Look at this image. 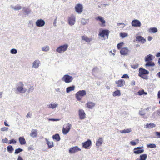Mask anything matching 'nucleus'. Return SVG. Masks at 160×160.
<instances>
[{"instance_id":"1","label":"nucleus","mask_w":160,"mask_h":160,"mask_svg":"<svg viewBox=\"0 0 160 160\" xmlns=\"http://www.w3.org/2000/svg\"><path fill=\"white\" fill-rule=\"evenodd\" d=\"M16 91L19 93H24L27 91V89L24 87L23 82L20 81L16 84Z\"/></svg>"},{"instance_id":"2","label":"nucleus","mask_w":160,"mask_h":160,"mask_svg":"<svg viewBox=\"0 0 160 160\" xmlns=\"http://www.w3.org/2000/svg\"><path fill=\"white\" fill-rule=\"evenodd\" d=\"M149 73V72L147 70L143 68H140L139 69L138 76L145 80L148 79V77L147 75H147Z\"/></svg>"},{"instance_id":"3","label":"nucleus","mask_w":160,"mask_h":160,"mask_svg":"<svg viewBox=\"0 0 160 160\" xmlns=\"http://www.w3.org/2000/svg\"><path fill=\"white\" fill-rule=\"evenodd\" d=\"M110 32V31L108 29H103L99 32L98 35L103 38L102 40H104L108 39Z\"/></svg>"},{"instance_id":"4","label":"nucleus","mask_w":160,"mask_h":160,"mask_svg":"<svg viewBox=\"0 0 160 160\" xmlns=\"http://www.w3.org/2000/svg\"><path fill=\"white\" fill-rule=\"evenodd\" d=\"M86 95V92L85 90H79L75 94V97L78 101H80L82 98Z\"/></svg>"},{"instance_id":"5","label":"nucleus","mask_w":160,"mask_h":160,"mask_svg":"<svg viewBox=\"0 0 160 160\" xmlns=\"http://www.w3.org/2000/svg\"><path fill=\"white\" fill-rule=\"evenodd\" d=\"M68 47V45L67 44H65L58 47L56 49V51L57 52L61 53L66 51Z\"/></svg>"},{"instance_id":"6","label":"nucleus","mask_w":160,"mask_h":160,"mask_svg":"<svg viewBox=\"0 0 160 160\" xmlns=\"http://www.w3.org/2000/svg\"><path fill=\"white\" fill-rule=\"evenodd\" d=\"M73 78L72 76L68 74H65L62 78V81H64L67 83L71 82L73 80Z\"/></svg>"},{"instance_id":"7","label":"nucleus","mask_w":160,"mask_h":160,"mask_svg":"<svg viewBox=\"0 0 160 160\" xmlns=\"http://www.w3.org/2000/svg\"><path fill=\"white\" fill-rule=\"evenodd\" d=\"M71 128V125L69 123L65 124L62 128V132L64 134H67L70 131Z\"/></svg>"},{"instance_id":"8","label":"nucleus","mask_w":160,"mask_h":160,"mask_svg":"<svg viewBox=\"0 0 160 160\" xmlns=\"http://www.w3.org/2000/svg\"><path fill=\"white\" fill-rule=\"evenodd\" d=\"M95 19L97 21H99L101 22L99 23L101 27H104L105 26V21L104 20V18L100 16H98L95 18Z\"/></svg>"},{"instance_id":"9","label":"nucleus","mask_w":160,"mask_h":160,"mask_svg":"<svg viewBox=\"0 0 160 160\" xmlns=\"http://www.w3.org/2000/svg\"><path fill=\"white\" fill-rule=\"evenodd\" d=\"M35 23L36 26L41 27L44 26L45 22L43 20L40 19L37 20L36 21Z\"/></svg>"},{"instance_id":"10","label":"nucleus","mask_w":160,"mask_h":160,"mask_svg":"<svg viewBox=\"0 0 160 160\" xmlns=\"http://www.w3.org/2000/svg\"><path fill=\"white\" fill-rule=\"evenodd\" d=\"M92 145V142L90 139H88L87 141L82 143V147L87 149L90 148L89 147Z\"/></svg>"},{"instance_id":"11","label":"nucleus","mask_w":160,"mask_h":160,"mask_svg":"<svg viewBox=\"0 0 160 160\" xmlns=\"http://www.w3.org/2000/svg\"><path fill=\"white\" fill-rule=\"evenodd\" d=\"M75 11L78 13L80 14L82 11L83 6L81 4H78L75 6Z\"/></svg>"},{"instance_id":"12","label":"nucleus","mask_w":160,"mask_h":160,"mask_svg":"<svg viewBox=\"0 0 160 160\" xmlns=\"http://www.w3.org/2000/svg\"><path fill=\"white\" fill-rule=\"evenodd\" d=\"M75 17L73 15H72L68 18V22L70 26L73 25L75 22Z\"/></svg>"},{"instance_id":"13","label":"nucleus","mask_w":160,"mask_h":160,"mask_svg":"<svg viewBox=\"0 0 160 160\" xmlns=\"http://www.w3.org/2000/svg\"><path fill=\"white\" fill-rule=\"evenodd\" d=\"M143 147H138L134 148V152L136 154H139L143 153L144 151L143 149H141Z\"/></svg>"},{"instance_id":"14","label":"nucleus","mask_w":160,"mask_h":160,"mask_svg":"<svg viewBox=\"0 0 160 160\" xmlns=\"http://www.w3.org/2000/svg\"><path fill=\"white\" fill-rule=\"evenodd\" d=\"M131 24L132 26L135 27H140L141 25L140 22L137 19L132 20L131 22Z\"/></svg>"},{"instance_id":"15","label":"nucleus","mask_w":160,"mask_h":160,"mask_svg":"<svg viewBox=\"0 0 160 160\" xmlns=\"http://www.w3.org/2000/svg\"><path fill=\"white\" fill-rule=\"evenodd\" d=\"M81 149L78 146H75L70 148L69 150V152L70 153H74L78 151H81Z\"/></svg>"},{"instance_id":"16","label":"nucleus","mask_w":160,"mask_h":160,"mask_svg":"<svg viewBox=\"0 0 160 160\" xmlns=\"http://www.w3.org/2000/svg\"><path fill=\"white\" fill-rule=\"evenodd\" d=\"M78 115L80 119H83L85 118L86 114L84 111L82 109L78 110Z\"/></svg>"},{"instance_id":"17","label":"nucleus","mask_w":160,"mask_h":160,"mask_svg":"<svg viewBox=\"0 0 160 160\" xmlns=\"http://www.w3.org/2000/svg\"><path fill=\"white\" fill-rule=\"evenodd\" d=\"M115 83L118 87H122L124 86L125 84V81L122 79H121L115 82Z\"/></svg>"},{"instance_id":"18","label":"nucleus","mask_w":160,"mask_h":160,"mask_svg":"<svg viewBox=\"0 0 160 160\" xmlns=\"http://www.w3.org/2000/svg\"><path fill=\"white\" fill-rule=\"evenodd\" d=\"M136 40L142 44H144L146 42V39L142 36H137L136 37Z\"/></svg>"},{"instance_id":"19","label":"nucleus","mask_w":160,"mask_h":160,"mask_svg":"<svg viewBox=\"0 0 160 160\" xmlns=\"http://www.w3.org/2000/svg\"><path fill=\"white\" fill-rule=\"evenodd\" d=\"M138 113L140 115L142 116V117L144 119H147L149 116L148 115V116L146 115V113L145 110L142 109H141L140 110L139 112Z\"/></svg>"},{"instance_id":"20","label":"nucleus","mask_w":160,"mask_h":160,"mask_svg":"<svg viewBox=\"0 0 160 160\" xmlns=\"http://www.w3.org/2000/svg\"><path fill=\"white\" fill-rule=\"evenodd\" d=\"M129 50L126 48H122L120 51V53L122 55H126L128 54Z\"/></svg>"},{"instance_id":"21","label":"nucleus","mask_w":160,"mask_h":160,"mask_svg":"<svg viewBox=\"0 0 160 160\" xmlns=\"http://www.w3.org/2000/svg\"><path fill=\"white\" fill-rule=\"evenodd\" d=\"M38 131L36 129H32L31 132L30 134L31 137L34 138L37 137L38 136Z\"/></svg>"},{"instance_id":"22","label":"nucleus","mask_w":160,"mask_h":160,"mask_svg":"<svg viewBox=\"0 0 160 160\" xmlns=\"http://www.w3.org/2000/svg\"><path fill=\"white\" fill-rule=\"evenodd\" d=\"M40 63V62L39 60H36L32 63V67L35 68H38Z\"/></svg>"},{"instance_id":"23","label":"nucleus","mask_w":160,"mask_h":160,"mask_svg":"<svg viewBox=\"0 0 160 160\" xmlns=\"http://www.w3.org/2000/svg\"><path fill=\"white\" fill-rule=\"evenodd\" d=\"M103 139L102 138H100L96 142V146L97 148H98L101 146L103 142Z\"/></svg>"},{"instance_id":"24","label":"nucleus","mask_w":160,"mask_h":160,"mask_svg":"<svg viewBox=\"0 0 160 160\" xmlns=\"http://www.w3.org/2000/svg\"><path fill=\"white\" fill-rule=\"evenodd\" d=\"M23 12L27 15H28L31 13V10L29 8L23 7L22 10Z\"/></svg>"},{"instance_id":"25","label":"nucleus","mask_w":160,"mask_h":160,"mask_svg":"<svg viewBox=\"0 0 160 160\" xmlns=\"http://www.w3.org/2000/svg\"><path fill=\"white\" fill-rule=\"evenodd\" d=\"M153 59V56L151 54H149L145 57V62H149L152 61Z\"/></svg>"},{"instance_id":"26","label":"nucleus","mask_w":160,"mask_h":160,"mask_svg":"<svg viewBox=\"0 0 160 160\" xmlns=\"http://www.w3.org/2000/svg\"><path fill=\"white\" fill-rule=\"evenodd\" d=\"M156 126V125L153 123L151 122L146 124L144 127L146 128H152Z\"/></svg>"},{"instance_id":"27","label":"nucleus","mask_w":160,"mask_h":160,"mask_svg":"<svg viewBox=\"0 0 160 160\" xmlns=\"http://www.w3.org/2000/svg\"><path fill=\"white\" fill-rule=\"evenodd\" d=\"M132 129L130 128L125 129L123 130H120V132L121 133H127L130 132H132Z\"/></svg>"},{"instance_id":"28","label":"nucleus","mask_w":160,"mask_h":160,"mask_svg":"<svg viewBox=\"0 0 160 160\" xmlns=\"http://www.w3.org/2000/svg\"><path fill=\"white\" fill-rule=\"evenodd\" d=\"M19 143L21 145H24L26 143V140L23 137H20L18 138Z\"/></svg>"},{"instance_id":"29","label":"nucleus","mask_w":160,"mask_h":160,"mask_svg":"<svg viewBox=\"0 0 160 160\" xmlns=\"http://www.w3.org/2000/svg\"><path fill=\"white\" fill-rule=\"evenodd\" d=\"M87 105L88 108L92 109L95 106V104L93 102H87Z\"/></svg>"},{"instance_id":"30","label":"nucleus","mask_w":160,"mask_h":160,"mask_svg":"<svg viewBox=\"0 0 160 160\" xmlns=\"http://www.w3.org/2000/svg\"><path fill=\"white\" fill-rule=\"evenodd\" d=\"M75 86L73 85L72 86L68 87L66 88V91L67 93H68L71 91L74 90L75 88Z\"/></svg>"},{"instance_id":"31","label":"nucleus","mask_w":160,"mask_h":160,"mask_svg":"<svg viewBox=\"0 0 160 160\" xmlns=\"http://www.w3.org/2000/svg\"><path fill=\"white\" fill-rule=\"evenodd\" d=\"M53 140H56L57 142H58L60 140V137L58 134H56L52 136Z\"/></svg>"},{"instance_id":"32","label":"nucleus","mask_w":160,"mask_h":160,"mask_svg":"<svg viewBox=\"0 0 160 160\" xmlns=\"http://www.w3.org/2000/svg\"><path fill=\"white\" fill-rule=\"evenodd\" d=\"M58 105V103H50L47 105L48 108L52 109L56 108Z\"/></svg>"},{"instance_id":"33","label":"nucleus","mask_w":160,"mask_h":160,"mask_svg":"<svg viewBox=\"0 0 160 160\" xmlns=\"http://www.w3.org/2000/svg\"><path fill=\"white\" fill-rule=\"evenodd\" d=\"M45 140L47 142V144L48 145V147L49 148H51L53 147V142L52 141L50 142L49 141L48 139L46 138H45Z\"/></svg>"},{"instance_id":"34","label":"nucleus","mask_w":160,"mask_h":160,"mask_svg":"<svg viewBox=\"0 0 160 160\" xmlns=\"http://www.w3.org/2000/svg\"><path fill=\"white\" fill-rule=\"evenodd\" d=\"M148 31L150 33H155L157 32L158 31L157 28L153 27L150 28Z\"/></svg>"},{"instance_id":"35","label":"nucleus","mask_w":160,"mask_h":160,"mask_svg":"<svg viewBox=\"0 0 160 160\" xmlns=\"http://www.w3.org/2000/svg\"><path fill=\"white\" fill-rule=\"evenodd\" d=\"M158 116H159L158 110L153 112L152 114V118H156Z\"/></svg>"},{"instance_id":"36","label":"nucleus","mask_w":160,"mask_h":160,"mask_svg":"<svg viewBox=\"0 0 160 160\" xmlns=\"http://www.w3.org/2000/svg\"><path fill=\"white\" fill-rule=\"evenodd\" d=\"M82 40L85 41L87 42H91L92 39L91 38H88L87 37L85 36H82Z\"/></svg>"},{"instance_id":"37","label":"nucleus","mask_w":160,"mask_h":160,"mask_svg":"<svg viewBox=\"0 0 160 160\" xmlns=\"http://www.w3.org/2000/svg\"><path fill=\"white\" fill-rule=\"evenodd\" d=\"M147 62L145 66L147 68L148 67L150 66H154L155 65V63L151 61Z\"/></svg>"},{"instance_id":"38","label":"nucleus","mask_w":160,"mask_h":160,"mask_svg":"<svg viewBox=\"0 0 160 160\" xmlns=\"http://www.w3.org/2000/svg\"><path fill=\"white\" fill-rule=\"evenodd\" d=\"M11 7L15 10H20L22 8V7L19 5H17L14 7L11 5Z\"/></svg>"},{"instance_id":"39","label":"nucleus","mask_w":160,"mask_h":160,"mask_svg":"<svg viewBox=\"0 0 160 160\" xmlns=\"http://www.w3.org/2000/svg\"><path fill=\"white\" fill-rule=\"evenodd\" d=\"M89 22V20L86 19L84 18H82L81 20V23L83 25H85Z\"/></svg>"},{"instance_id":"40","label":"nucleus","mask_w":160,"mask_h":160,"mask_svg":"<svg viewBox=\"0 0 160 160\" xmlns=\"http://www.w3.org/2000/svg\"><path fill=\"white\" fill-rule=\"evenodd\" d=\"M113 96H120L121 95V93L120 90H118L114 91L113 93Z\"/></svg>"},{"instance_id":"41","label":"nucleus","mask_w":160,"mask_h":160,"mask_svg":"<svg viewBox=\"0 0 160 160\" xmlns=\"http://www.w3.org/2000/svg\"><path fill=\"white\" fill-rule=\"evenodd\" d=\"M147 157V155L146 154L141 155L140 156V160H146Z\"/></svg>"},{"instance_id":"42","label":"nucleus","mask_w":160,"mask_h":160,"mask_svg":"<svg viewBox=\"0 0 160 160\" xmlns=\"http://www.w3.org/2000/svg\"><path fill=\"white\" fill-rule=\"evenodd\" d=\"M7 151L9 153H12L14 150L13 147L11 145H9L7 147Z\"/></svg>"},{"instance_id":"43","label":"nucleus","mask_w":160,"mask_h":160,"mask_svg":"<svg viewBox=\"0 0 160 160\" xmlns=\"http://www.w3.org/2000/svg\"><path fill=\"white\" fill-rule=\"evenodd\" d=\"M137 93L139 95H142L143 94L147 95V92H145L143 89L139 91Z\"/></svg>"},{"instance_id":"44","label":"nucleus","mask_w":160,"mask_h":160,"mask_svg":"<svg viewBox=\"0 0 160 160\" xmlns=\"http://www.w3.org/2000/svg\"><path fill=\"white\" fill-rule=\"evenodd\" d=\"M42 50L44 52H48L49 50V47L48 46H46L42 48Z\"/></svg>"},{"instance_id":"45","label":"nucleus","mask_w":160,"mask_h":160,"mask_svg":"<svg viewBox=\"0 0 160 160\" xmlns=\"http://www.w3.org/2000/svg\"><path fill=\"white\" fill-rule=\"evenodd\" d=\"M23 151V149L20 148L16 149L15 150L14 154H18L20 152H22Z\"/></svg>"},{"instance_id":"46","label":"nucleus","mask_w":160,"mask_h":160,"mask_svg":"<svg viewBox=\"0 0 160 160\" xmlns=\"http://www.w3.org/2000/svg\"><path fill=\"white\" fill-rule=\"evenodd\" d=\"M147 147L148 148H155L156 147V144H147Z\"/></svg>"},{"instance_id":"47","label":"nucleus","mask_w":160,"mask_h":160,"mask_svg":"<svg viewBox=\"0 0 160 160\" xmlns=\"http://www.w3.org/2000/svg\"><path fill=\"white\" fill-rule=\"evenodd\" d=\"M98 69V68L97 67H96L93 68L92 70V75H95V72L97 71Z\"/></svg>"},{"instance_id":"48","label":"nucleus","mask_w":160,"mask_h":160,"mask_svg":"<svg viewBox=\"0 0 160 160\" xmlns=\"http://www.w3.org/2000/svg\"><path fill=\"white\" fill-rule=\"evenodd\" d=\"M10 52L12 54H16L17 53V50L16 49L13 48L10 50Z\"/></svg>"},{"instance_id":"49","label":"nucleus","mask_w":160,"mask_h":160,"mask_svg":"<svg viewBox=\"0 0 160 160\" xmlns=\"http://www.w3.org/2000/svg\"><path fill=\"white\" fill-rule=\"evenodd\" d=\"M120 36L122 38L127 37L128 36V34L127 33H121L120 34Z\"/></svg>"},{"instance_id":"50","label":"nucleus","mask_w":160,"mask_h":160,"mask_svg":"<svg viewBox=\"0 0 160 160\" xmlns=\"http://www.w3.org/2000/svg\"><path fill=\"white\" fill-rule=\"evenodd\" d=\"M124 43L123 42H121L118 44L117 45V48L118 49H119L121 48V47H122Z\"/></svg>"},{"instance_id":"51","label":"nucleus","mask_w":160,"mask_h":160,"mask_svg":"<svg viewBox=\"0 0 160 160\" xmlns=\"http://www.w3.org/2000/svg\"><path fill=\"white\" fill-rule=\"evenodd\" d=\"M16 142L17 141L15 139H12L9 141V142L8 143L9 144H15L16 143Z\"/></svg>"},{"instance_id":"52","label":"nucleus","mask_w":160,"mask_h":160,"mask_svg":"<svg viewBox=\"0 0 160 160\" xmlns=\"http://www.w3.org/2000/svg\"><path fill=\"white\" fill-rule=\"evenodd\" d=\"M34 89V88L33 86H31L28 90V92L29 93L32 92Z\"/></svg>"},{"instance_id":"53","label":"nucleus","mask_w":160,"mask_h":160,"mask_svg":"<svg viewBox=\"0 0 160 160\" xmlns=\"http://www.w3.org/2000/svg\"><path fill=\"white\" fill-rule=\"evenodd\" d=\"M138 67V64H136L131 65L132 68L133 69H136Z\"/></svg>"},{"instance_id":"54","label":"nucleus","mask_w":160,"mask_h":160,"mask_svg":"<svg viewBox=\"0 0 160 160\" xmlns=\"http://www.w3.org/2000/svg\"><path fill=\"white\" fill-rule=\"evenodd\" d=\"M8 130V128L6 127H3L1 128V131H7Z\"/></svg>"},{"instance_id":"55","label":"nucleus","mask_w":160,"mask_h":160,"mask_svg":"<svg viewBox=\"0 0 160 160\" xmlns=\"http://www.w3.org/2000/svg\"><path fill=\"white\" fill-rule=\"evenodd\" d=\"M155 133L157 137L156 138H160V132H156Z\"/></svg>"},{"instance_id":"56","label":"nucleus","mask_w":160,"mask_h":160,"mask_svg":"<svg viewBox=\"0 0 160 160\" xmlns=\"http://www.w3.org/2000/svg\"><path fill=\"white\" fill-rule=\"evenodd\" d=\"M32 115V113L30 112H29L28 113L26 117L28 118H30L31 117Z\"/></svg>"},{"instance_id":"57","label":"nucleus","mask_w":160,"mask_h":160,"mask_svg":"<svg viewBox=\"0 0 160 160\" xmlns=\"http://www.w3.org/2000/svg\"><path fill=\"white\" fill-rule=\"evenodd\" d=\"M8 139L7 138H6L5 139H2V142H3L5 143H8Z\"/></svg>"},{"instance_id":"58","label":"nucleus","mask_w":160,"mask_h":160,"mask_svg":"<svg viewBox=\"0 0 160 160\" xmlns=\"http://www.w3.org/2000/svg\"><path fill=\"white\" fill-rule=\"evenodd\" d=\"M60 120L59 119L49 118L48 119L49 121H58Z\"/></svg>"},{"instance_id":"59","label":"nucleus","mask_w":160,"mask_h":160,"mask_svg":"<svg viewBox=\"0 0 160 160\" xmlns=\"http://www.w3.org/2000/svg\"><path fill=\"white\" fill-rule=\"evenodd\" d=\"M129 78V77L128 75L127 74H124L123 75V76L122 77V78Z\"/></svg>"},{"instance_id":"60","label":"nucleus","mask_w":160,"mask_h":160,"mask_svg":"<svg viewBox=\"0 0 160 160\" xmlns=\"http://www.w3.org/2000/svg\"><path fill=\"white\" fill-rule=\"evenodd\" d=\"M130 144L132 145L135 146L136 145V143L135 141H131L130 142Z\"/></svg>"},{"instance_id":"61","label":"nucleus","mask_w":160,"mask_h":160,"mask_svg":"<svg viewBox=\"0 0 160 160\" xmlns=\"http://www.w3.org/2000/svg\"><path fill=\"white\" fill-rule=\"evenodd\" d=\"M28 24L29 25H31L32 26H33V21H32V20L29 21Z\"/></svg>"},{"instance_id":"62","label":"nucleus","mask_w":160,"mask_h":160,"mask_svg":"<svg viewBox=\"0 0 160 160\" xmlns=\"http://www.w3.org/2000/svg\"><path fill=\"white\" fill-rule=\"evenodd\" d=\"M28 149L29 150H33V147L32 146H30L29 147H28Z\"/></svg>"},{"instance_id":"63","label":"nucleus","mask_w":160,"mask_h":160,"mask_svg":"<svg viewBox=\"0 0 160 160\" xmlns=\"http://www.w3.org/2000/svg\"><path fill=\"white\" fill-rule=\"evenodd\" d=\"M152 39V37L151 36H149L148 37V41H151Z\"/></svg>"},{"instance_id":"64","label":"nucleus","mask_w":160,"mask_h":160,"mask_svg":"<svg viewBox=\"0 0 160 160\" xmlns=\"http://www.w3.org/2000/svg\"><path fill=\"white\" fill-rule=\"evenodd\" d=\"M17 160H24L20 156H19L18 157V159Z\"/></svg>"}]
</instances>
